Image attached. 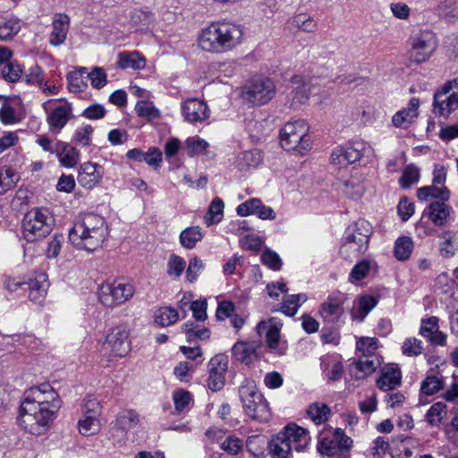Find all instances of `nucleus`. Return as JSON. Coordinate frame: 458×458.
<instances>
[{"label": "nucleus", "mask_w": 458, "mask_h": 458, "mask_svg": "<svg viewBox=\"0 0 458 458\" xmlns=\"http://www.w3.org/2000/svg\"><path fill=\"white\" fill-rule=\"evenodd\" d=\"M413 246V241L411 237L402 236L397 238L394 248V257L400 261L408 259L411 255Z\"/></svg>", "instance_id": "obj_46"}, {"label": "nucleus", "mask_w": 458, "mask_h": 458, "mask_svg": "<svg viewBox=\"0 0 458 458\" xmlns=\"http://www.w3.org/2000/svg\"><path fill=\"white\" fill-rule=\"evenodd\" d=\"M420 335L435 345H445L446 342V335L439 331L437 317L421 319Z\"/></svg>", "instance_id": "obj_23"}, {"label": "nucleus", "mask_w": 458, "mask_h": 458, "mask_svg": "<svg viewBox=\"0 0 458 458\" xmlns=\"http://www.w3.org/2000/svg\"><path fill=\"white\" fill-rule=\"evenodd\" d=\"M261 261L265 266L275 271L280 270L283 265L279 255L269 249H267L261 254Z\"/></svg>", "instance_id": "obj_64"}, {"label": "nucleus", "mask_w": 458, "mask_h": 458, "mask_svg": "<svg viewBox=\"0 0 458 458\" xmlns=\"http://www.w3.org/2000/svg\"><path fill=\"white\" fill-rule=\"evenodd\" d=\"M107 235L105 218L95 213H86L74 223L69 240L78 250L94 252L102 247Z\"/></svg>", "instance_id": "obj_3"}, {"label": "nucleus", "mask_w": 458, "mask_h": 458, "mask_svg": "<svg viewBox=\"0 0 458 458\" xmlns=\"http://www.w3.org/2000/svg\"><path fill=\"white\" fill-rule=\"evenodd\" d=\"M257 347L254 343L240 341L233 344L232 353L236 360L250 364L256 358Z\"/></svg>", "instance_id": "obj_32"}, {"label": "nucleus", "mask_w": 458, "mask_h": 458, "mask_svg": "<svg viewBox=\"0 0 458 458\" xmlns=\"http://www.w3.org/2000/svg\"><path fill=\"white\" fill-rule=\"evenodd\" d=\"M307 299L304 293L288 295L282 303L281 310L287 316H294Z\"/></svg>", "instance_id": "obj_47"}, {"label": "nucleus", "mask_w": 458, "mask_h": 458, "mask_svg": "<svg viewBox=\"0 0 458 458\" xmlns=\"http://www.w3.org/2000/svg\"><path fill=\"white\" fill-rule=\"evenodd\" d=\"M181 113L183 119L191 124L203 123L210 116L207 103L197 98H191L182 102Z\"/></svg>", "instance_id": "obj_15"}, {"label": "nucleus", "mask_w": 458, "mask_h": 458, "mask_svg": "<svg viewBox=\"0 0 458 458\" xmlns=\"http://www.w3.org/2000/svg\"><path fill=\"white\" fill-rule=\"evenodd\" d=\"M417 197L420 200L426 201L428 198H434L437 200H448L450 198V191L446 187H438V185L432 184L428 186L420 187L417 191Z\"/></svg>", "instance_id": "obj_36"}, {"label": "nucleus", "mask_w": 458, "mask_h": 458, "mask_svg": "<svg viewBox=\"0 0 458 458\" xmlns=\"http://www.w3.org/2000/svg\"><path fill=\"white\" fill-rule=\"evenodd\" d=\"M377 299L371 295H362L358 299L357 308L352 310L353 320L362 322L368 314L377 306Z\"/></svg>", "instance_id": "obj_35"}, {"label": "nucleus", "mask_w": 458, "mask_h": 458, "mask_svg": "<svg viewBox=\"0 0 458 458\" xmlns=\"http://www.w3.org/2000/svg\"><path fill=\"white\" fill-rule=\"evenodd\" d=\"M205 264L202 259L193 257L190 259L186 269V277L189 282L193 283L197 280L199 274L203 271Z\"/></svg>", "instance_id": "obj_63"}, {"label": "nucleus", "mask_w": 458, "mask_h": 458, "mask_svg": "<svg viewBox=\"0 0 458 458\" xmlns=\"http://www.w3.org/2000/svg\"><path fill=\"white\" fill-rule=\"evenodd\" d=\"M173 401L177 413L187 412L193 406L191 394L184 389L174 391Z\"/></svg>", "instance_id": "obj_43"}, {"label": "nucleus", "mask_w": 458, "mask_h": 458, "mask_svg": "<svg viewBox=\"0 0 458 458\" xmlns=\"http://www.w3.org/2000/svg\"><path fill=\"white\" fill-rule=\"evenodd\" d=\"M203 238V233L199 226H191L184 229L180 233V242L185 249L191 250Z\"/></svg>", "instance_id": "obj_41"}, {"label": "nucleus", "mask_w": 458, "mask_h": 458, "mask_svg": "<svg viewBox=\"0 0 458 458\" xmlns=\"http://www.w3.org/2000/svg\"><path fill=\"white\" fill-rule=\"evenodd\" d=\"M244 414L259 423L269 421L272 413L268 402L252 381H245L239 388Z\"/></svg>", "instance_id": "obj_4"}, {"label": "nucleus", "mask_w": 458, "mask_h": 458, "mask_svg": "<svg viewBox=\"0 0 458 458\" xmlns=\"http://www.w3.org/2000/svg\"><path fill=\"white\" fill-rule=\"evenodd\" d=\"M53 217L47 209L32 208L22 219V236L33 242L46 237L52 231Z\"/></svg>", "instance_id": "obj_6"}, {"label": "nucleus", "mask_w": 458, "mask_h": 458, "mask_svg": "<svg viewBox=\"0 0 458 458\" xmlns=\"http://www.w3.org/2000/svg\"><path fill=\"white\" fill-rule=\"evenodd\" d=\"M70 27V18L66 14L56 13L52 21V31L49 44L53 47L61 46L66 39Z\"/></svg>", "instance_id": "obj_26"}, {"label": "nucleus", "mask_w": 458, "mask_h": 458, "mask_svg": "<svg viewBox=\"0 0 458 458\" xmlns=\"http://www.w3.org/2000/svg\"><path fill=\"white\" fill-rule=\"evenodd\" d=\"M237 215L240 216H248L256 215L262 220H274L276 213L271 207L266 206L258 198H253L240 204L236 208Z\"/></svg>", "instance_id": "obj_19"}, {"label": "nucleus", "mask_w": 458, "mask_h": 458, "mask_svg": "<svg viewBox=\"0 0 458 458\" xmlns=\"http://www.w3.org/2000/svg\"><path fill=\"white\" fill-rule=\"evenodd\" d=\"M72 116V105L68 102L58 104L47 113L48 130L52 134H59Z\"/></svg>", "instance_id": "obj_16"}, {"label": "nucleus", "mask_w": 458, "mask_h": 458, "mask_svg": "<svg viewBox=\"0 0 458 458\" xmlns=\"http://www.w3.org/2000/svg\"><path fill=\"white\" fill-rule=\"evenodd\" d=\"M186 267L185 260L176 255H171L167 262V274L171 276L179 277Z\"/></svg>", "instance_id": "obj_62"}, {"label": "nucleus", "mask_w": 458, "mask_h": 458, "mask_svg": "<svg viewBox=\"0 0 458 458\" xmlns=\"http://www.w3.org/2000/svg\"><path fill=\"white\" fill-rule=\"evenodd\" d=\"M22 70L21 66L16 63H7L1 68L2 77L9 82L17 81L21 75Z\"/></svg>", "instance_id": "obj_60"}, {"label": "nucleus", "mask_w": 458, "mask_h": 458, "mask_svg": "<svg viewBox=\"0 0 458 458\" xmlns=\"http://www.w3.org/2000/svg\"><path fill=\"white\" fill-rule=\"evenodd\" d=\"M420 177V170L414 165H407L403 171L401 178L399 179V183L402 188L408 189L412 184H415L419 182Z\"/></svg>", "instance_id": "obj_53"}, {"label": "nucleus", "mask_w": 458, "mask_h": 458, "mask_svg": "<svg viewBox=\"0 0 458 458\" xmlns=\"http://www.w3.org/2000/svg\"><path fill=\"white\" fill-rule=\"evenodd\" d=\"M307 414L316 425H321L328 420L331 411L326 403H313L307 409Z\"/></svg>", "instance_id": "obj_39"}, {"label": "nucleus", "mask_w": 458, "mask_h": 458, "mask_svg": "<svg viewBox=\"0 0 458 458\" xmlns=\"http://www.w3.org/2000/svg\"><path fill=\"white\" fill-rule=\"evenodd\" d=\"M185 147L189 150V155L193 156L205 153L208 148V142L199 136H192L185 140Z\"/></svg>", "instance_id": "obj_57"}, {"label": "nucleus", "mask_w": 458, "mask_h": 458, "mask_svg": "<svg viewBox=\"0 0 458 458\" xmlns=\"http://www.w3.org/2000/svg\"><path fill=\"white\" fill-rule=\"evenodd\" d=\"M318 450L323 455L331 456L339 452L335 431L329 434L324 433L319 436Z\"/></svg>", "instance_id": "obj_38"}, {"label": "nucleus", "mask_w": 458, "mask_h": 458, "mask_svg": "<svg viewBox=\"0 0 458 458\" xmlns=\"http://www.w3.org/2000/svg\"><path fill=\"white\" fill-rule=\"evenodd\" d=\"M309 127L304 120L289 122L280 131V142L287 150H296L303 155L310 148V139L308 135Z\"/></svg>", "instance_id": "obj_7"}, {"label": "nucleus", "mask_w": 458, "mask_h": 458, "mask_svg": "<svg viewBox=\"0 0 458 458\" xmlns=\"http://www.w3.org/2000/svg\"><path fill=\"white\" fill-rule=\"evenodd\" d=\"M458 108V79L446 81L434 95V113L448 117Z\"/></svg>", "instance_id": "obj_10"}, {"label": "nucleus", "mask_w": 458, "mask_h": 458, "mask_svg": "<svg viewBox=\"0 0 458 458\" xmlns=\"http://www.w3.org/2000/svg\"><path fill=\"white\" fill-rule=\"evenodd\" d=\"M371 227L368 221L360 220L349 225L343 235L340 254L344 259L357 258L368 249Z\"/></svg>", "instance_id": "obj_5"}, {"label": "nucleus", "mask_w": 458, "mask_h": 458, "mask_svg": "<svg viewBox=\"0 0 458 458\" xmlns=\"http://www.w3.org/2000/svg\"><path fill=\"white\" fill-rule=\"evenodd\" d=\"M225 204L220 198H215L209 207L208 213L204 216V223L210 226L218 224L223 217Z\"/></svg>", "instance_id": "obj_45"}, {"label": "nucleus", "mask_w": 458, "mask_h": 458, "mask_svg": "<svg viewBox=\"0 0 458 458\" xmlns=\"http://www.w3.org/2000/svg\"><path fill=\"white\" fill-rule=\"evenodd\" d=\"M86 72L87 68L81 67L67 74L68 89L71 92L79 93L87 88V82L83 78V75L86 74Z\"/></svg>", "instance_id": "obj_48"}, {"label": "nucleus", "mask_w": 458, "mask_h": 458, "mask_svg": "<svg viewBox=\"0 0 458 458\" xmlns=\"http://www.w3.org/2000/svg\"><path fill=\"white\" fill-rule=\"evenodd\" d=\"M140 421V414L132 409L120 411L109 430V439L114 445H121L127 440L128 432Z\"/></svg>", "instance_id": "obj_12"}, {"label": "nucleus", "mask_w": 458, "mask_h": 458, "mask_svg": "<svg viewBox=\"0 0 458 458\" xmlns=\"http://www.w3.org/2000/svg\"><path fill=\"white\" fill-rule=\"evenodd\" d=\"M29 286V298L35 303H41L47 294L48 288V282L47 275L44 273L39 274L33 279L27 282Z\"/></svg>", "instance_id": "obj_31"}, {"label": "nucleus", "mask_w": 458, "mask_h": 458, "mask_svg": "<svg viewBox=\"0 0 458 458\" xmlns=\"http://www.w3.org/2000/svg\"><path fill=\"white\" fill-rule=\"evenodd\" d=\"M22 120V116L9 103L4 101L0 108V121L4 125H13L19 123Z\"/></svg>", "instance_id": "obj_50"}, {"label": "nucleus", "mask_w": 458, "mask_h": 458, "mask_svg": "<svg viewBox=\"0 0 458 458\" xmlns=\"http://www.w3.org/2000/svg\"><path fill=\"white\" fill-rule=\"evenodd\" d=\"M21 29V21L16 17H11L0 21V40L7 41L13 39Z\"/></svg>", "instance_id": "obj_40"}, {"label": "nucleus", "mask_w": 458, "mask_h": 458, "mask_svg": "<svg viewBox=\"0 0 458 458\" xmlns=\"http://www.w3.org/2000/svg\"><path fill=\"white\" fill-rule=\"evenodd\" d=\"M345 297L343 294L330 295L321 304L319 314L323 320L329 324H337L344 313V303Z\"/></svg>", "instance_id": "obj_18"}, {"label": "nucleus", "mask_w": 458, "mask_h": 458, "mask_svg": "<svg viewBox=\"0 0 458 458\" xmlns=\"http://www.w3.org/2000/svg\"><path fill=\"white\" fill-rule=\"evenodd\" d=\"M382 361V358L378 355H362L353 362L354 368L360 372L356 377L360 378L372 374L381 366Z\"/></svg>", "instance_id": "obj_33"}, {"label": "nucleus", "mask_w": 458, "mask_h": 458, "mask_svg": "<svg viewBox=\"0 0 458 458\" xmlns=\"http://www.w3.org/2000/svg\"><path fill=\"white\" fill-rule=\"evenodd\" d=\"M78 429L83 436H92L100 429V423L95 415L83 414V417L78 421Z\"/></svg>", "instance_id": "obj_49"}, {"label": "nucleus", "mask_w": 458, "mask_h": 458, "mask_svg": "<svg viewBox=\"0 0 458 458\" xmlns=\"http://www.w3.org/2000/svg\"><path fill=\"white\" fill-rule=\"evenodd\" d=\"M182 328L188 342L207 340L210 336V331L207 327L194 322L188 321L184 323Z\"/></svg>", "instance_id": "obj_44"}, {"label": "nucleus", "mask_w": 458, "mask_h": 458, "mask_svg": "<svg viewBox=\"0 0 458 458\" xmlns=\"http://www.w3.org/2000/svg\"><path fill=\"white\" fill-rule=\"evenodd\" d=\"M134 287L131 284L114 282L104 283L98 287V300L107 308H114L131 299Z\"/></svg>", "instance_id": "obj_11"}, {"label": "nucleus", "mask_w": 458, "mask_h": 458, "mask_svg": "<svg viewBox=\"0 0 458 458\" xmlns=\"http://www.w3.org/2000/svg\"><path fill=\"white\" fill-rule=\"evenodd\" d=\"M281 327L274 319L261 321L257 326L259 336L264 339L269 352L275 355H284L288 350L285 340L281 338Z\"/></svg>", "instance_id": "obj_13"}, {"label": "nucleus", "mask_w": 458, "mask_h": 458, "mask_svg": "<svg viewBox=\"0 0 458 458\" xmlns=\"http://www.w3.org/2000/svg\"><path fill=\"white\" fill-rule=\"evenodd\" d=\"M178 319V311L170 306L160 307L154 313V322L160 327H169Z\"/></svg>", "instance_id": "obj_37"}, {"label": "nucleus", "mask_w": 458, "mask_h": 458, "mask_svg": "<svg viewBox=\"0 0 458 458\" xmlns=\"http://www.w3.org/2000/svg\"><path fill=\"white\" fill-rule=\"evenodd\" d=\"M104 176V168L102 165L86 162L82 164L79 170L78 182L87 189H92L102 180Z\"/></svg>", "instance_id": "obj_21"}, {"label": "nucleus", "mask_w": 458, "mask_h": 458, "mask_svg": "<svg viewBox=\"0 0 458 458\" xmlns=\"http://www.w3.org/2000/svg\"><path fill=\"white\" fill-rule=\"evenodd\" d=\"M135 111L140 117L152 121L160 117V111L151 101L140 100L135 106Z\"/></svg>", "instance_id": "obj_51"}, {"label": "nucleus", "mask_w": 458, "mask_h": 458, "mask_svg": "<svg viewBox=\"0 0 458 458\" xmlns=\"http://www.w3.org/2000/svg\"><path fill=\"white\" fill-rule=\"evenodd\" d=\"M356 347L362 355H377L375 352L378 348V340L376 337H361L357 341Z\"/></svg>", "instance_id": "obj_59"}, {"label": "nucleus", "mask_w": 458, "mask_h": 458, "mask_svg": "<svg viewBox=\"0 0 458 458\" xmlns=\"http://www.w3.org/2000/svg\"><path fill=\"white\" fill-rule=\"evenodd\" d=\"M444 387L442 377L428 375L420 384V393L425 395H433Z\"/></svg>", "instance_id": "obj_52"}, {"label": "nucleus", "mask_w": 458, "mask_h": 458, "mask_svg": "<svg viewBox=\"0 0 458 458\" xmlns=\"http://www.w3.org/2000/svg\"><path fill=\"white\" fill-rule=\"evenodd\" d=\"M320 368L324 377L330 381L339 380L344 373L340 358L335 354H327L320 358Z\"/></svg>", "instance_id": "obj_29"}, {"label": "nucleus", "mask_w": 458, "mask_h": 458, "mask_svg": "<svg viewBox=\"0 0 458 458\" xmlns=\"http://www.w3.org/2000/svg\"><path fill=\"white\" fill-rule=\"evenodd\" d=\"M93 131L92 126L89 124L78 127L72 135V141L82 147H88L91 143Z\"/></svg>", "instance_id": "obj_56"}, {"label": "nucleus", "mask_w": 458, "mask_h": 458, "mask_svg": "<svg viewBox=\"0 0 458 458\" xmlns=\"http://www.w3.org/2000/svg\"><path fill=\"white\" fill-rule=\"evenodd\" d=\"M410 41V57L416 64L428 61L438 45L436 34L429 30H423L414 33L411 37Z\"/></svg>", "instance_id": "obj_9"}, {"label": "nucleus", "mask_w": 458, "mask_h": 458, "mask_svg": "<svg viewBox=\"0 0 458 458\" xmlns=\"http://www.w3.org/2000/svg\"><path fill=\"white\" fill-rule=\"evenodd\" d=\"M115 65L122 70L141 71L146 68L147 59L139 51H122L116 57Z\"/></svg>", "instance_id": "obj_24"}, {"label": "nucleus", "mask_w": 458, "mask_h": 458, "mask_svg": "<svg viewBox=\"0 0 458 458\" xmlns=\"http://www.w3.org/2000/svg\"><path fill=\"white\" fill-rule=\"evenodd\" d=\"M419 107V98H411L406 108H403L394 114L392 117L393 124L396 128H408L417 118Z\"/></svg>", "instance_id": "obj_28"}, {"label": "nucleus", "mask_w": 458, "mask_h": 458, "mask_svg": "<svg viewBox=\"0 0 458 458\" xmlns=\"http://www.w3.org/2000/svg\"><path fill=\"white\" fill-rule=\"evenodd\" d=\"M61 407L62 400L49 384L33 386L25 392L18 425L31 435L41 436L49 429Z\"/></svg>", "instance_id": "obj_1"}, {"label": "nucleus", "mask_w": 458, "mask_h": 458, "mask_svg": "<svg viewBox=\"0 0 458 458\" xmlns=\"http://www.w3.org/2000/svg\"><path fill=\"white\" fill-rule=\"evenodd\" d=\"M281 432L274 437L268 443V453L273 458H289L293 451L292 445Z\"/></svg>", "instance_id": "obj_34"}, {"label": "nucleus", "mask_w": 458, "mask_h": 458, "mask_svg": "<svg viewBox=\"0 0 458 458\" xmlns=\"http://www.w3.org/2000/svg\"><path fill=\"white\" fill-rule=\"evenodd\" d=\"M281 433L286 437L285 439L291 444L292 449L297 452L303 451L310 441L308 430L296 424L287 425Z\"/></svg>", "instance_id": "obj_22"}, {"label": "nucleus", "mask_w": 458, "mask_h": 458, "mask_svg": "<svg viewBox=\"0 0 458 458\" xmlns=\"http://www.w3.org/2000/svg\"><path fill=\"white\" fill-rule=\"evenodd\" d=\"M276 95L274 81L267 77H256L245 84L242 89V98L253 106L268 103Z\"/></svg>", "instance_id": "obj_8"}, {"label": "nucleus", "mask_w": 458, "mask_h": 458, "mask_svg": "<svg viewBox=\"0 0 458 458\" xmlns=\"http://www.w3.org/2000/svg\"><path fill=\"white\" fill-rule=\"evenodd\" d=\"M290 106L296 108L308 102L313 84L310 79L296 75L292 78Z\"/></svg>", "instance_id": "obj_20"}, {"label": "nucleus", "mask_w": 458, "mask_h": 458, "mask_svg": "<svg viewBox=\"0 0 458 458\" xmlns=\"http://www.w3.org/2000/svg\"><path fill=\"white\" fill-rule=\"evenodd\" d=\"M446 200H435L423 211L422 217H428L437 226H444L450 215L451 207L446 205Z\"/></svg>", "instance_id": "obj_25"}, {"label": "nucleus", "mask_w": 458, "mask_h": 458, "mask_svg": "<svg viewBox=\"0 0 458 458\" xmlns=\"http://www.w3.org/2000/svg\"><path fill=\"white\" fill-rule=\"evenodd\" d=\"M422 350V342L415 337L405 339L402 345L403 353L409 357L420 355Z\"/></svg>", "instance_id": "obj_61"}, {"label": "nucleus", "mask_w": 458, "mask_h": 458, "mask_svg": "<svg viewBox=\"0 0 458 458\" xmlns=\"http://www.w3.org/2000/svg\"><path fill=\"white\" fill-rule=\"evenodd\" d=\"M243 38L241 25L226 21H213L203 27L197 38L198 47L203 51L222 54L239 47Z\"/></svg>", "instance_id": "obj_2"}, {"label": "nucleus", "mask_w": 458, "mask_h": 458, "mask_svg": "<svg viewBox=\"0 0 458 458\" xmlns=\"http://www.w3.org/2000/svg\"><path fill=\"white\" fill-rule=\"evenodd\" d=\"M209 377L208 387L218 391L225 386V375L228 368V357L224 353L215 355L208 363Z\"/></svg>", "instance_id": "obj_17"}, {"label": "nucleus", "mask_w": 458, "mask_h": 458, "mask_svg": "<svg viewBox=\"0 0 458 458\" xmlns=\"http://www.w3.org/2000/svg\"><path fill=\"white\" fill-rule=\"evenodd\" d=\"M105 345L114 357H125L131 352L127 327L119 325L112 328L106 337Z\"/></svg>", "instance_id": "obj_14"}, {"label": "nucleus", "mask_w": 458, "mask_h": 458, "mask_svg": "<svg viewBox=\"0 0 458 458\" xmlns=\"http://www.w3.org/2000/svg\"><path fill=\"white\" fill-rule=\"evenodd\" d=\"M343 191L347 197L356 199L363 195L365 188L360 179L352 177L344 182Z\"/></svg>", "instance_id": "obj_55"}, {"label": "nucleus", "mask_w": 458, "mask_h": 458, "mask_svg": "<svg viewBox=\"0 0 458 458\" xmlns=\"http://www.w3.org/2000/svg\"><path fill=\"white\" fill-rule=\"evenodd\" d=\"M446 414V405L441 402L434 403L426 413V420L431 426H438Z\"/></svg>", "instance_id": "obj_54"}, {"label": "nucleus", "mask_w": 458, "mask_h": 458, "mask_svg": "<svg viewBox=\"0 0 458 458\" xmlns=\"http://www.w3.org/2000/svg\"><path fill=\"white\" fill-rule=\"evenodd\" d=\"M19 179V174L12 167L0 166V195L12 190Z\"/></svg>", "instance_id": "obj_42"}, {"label": "nucleus", "mask_w": 458, "mask_h": 458, "mask_svg": "<svg viewBox=\"0 0 458 458\" xmlns=\"http://www.w3.org/2000/svg\"><path fill=\"white\" fill-rule=\"evenodd\" d=\"M57 147L55 157L61 166L73 168L79 164L81 153L75 147L64 141L57 143Z\"/></svg>", "instance_id": "obj_30"}, {"label": "nucleus", "mask_w": 458, "mask_h": 458, "mask_svg": "<svg viewBox=\"0 0 458 458\" xmlns=\"http://www.w3.org/2000/svg\"><path fill=\"white\" fill-rule=\"evenodd\" d=\"M402 383V372L396 366H386L380 370L377 386L382 391H391Z\"/></svg>", "instance_id": "obj_27"}, {"label": "nucleus", "mask_w": 458, "mask_h": 458, "mask_svg": "<svg viewBox=\"0 0 458 458\" xmlns=\"http://www.w3.org/2000/svg\"><path fill=\"white\" fill-rule=\"evenodd\" d=\"M437 10L438 15L443 18L452 19L458 17L456 0H440Z\"/></svg>", "instance_id": "obj_58"}]
</instances>
